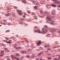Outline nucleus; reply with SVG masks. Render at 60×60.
<instances>
[{
  "label": "nucleus",
  "instance_id": "nucleus-9",
  "mask_svg": "<svg viewBox=\"0 0 60 60\" xmlns=\"http://www.w3.org/2000/svg\"><path fill=\"white\" fill-rule=\"evenodd\" d=\"M5 41L6 42H7L8 43H11V41H9V42H7L5 41Z\"/></svg>",
  "mask_w": 60,
  "mask_h": 60
},
{
  "label": "nucleus",
  "instance_id": "nucleus-45",
  "mask_svg": "<svg viewBox=\"0 0 60 60\" xmlns=\"http://www.w3.org/2000/svg\"><path fill=\"white\" fill-rule=\"evenodd\" d=\"M59 57H60V56H59Z\"/></svg>",
  "mask_w": 60,
  "mask_h": 60
},
{
  "label": "nucleus",
  "instance_id": "nucleus-10",
  "mask_svg": "<svg viewBox=\"0 0 60 60\" xmlns=\"http://www.w3.org/2000/svg\"><path fill=\"white\" fill-rule=\"evenodd\" d=\"M22 2L24 3H26V0H23V1H22Z\"/></svg>",
  "mask_w": 60,
  "mask_h": 60
},
{
  "label": "nucleus",
  "instance_id": "nucleus-43",
  "mask_svg": "<svg viewBox=\"0 0 60 60\" xmlns=\"http://www.w3.org/2000/svg\"><path fill=\"white\" fill-rule=\"evenodd\" d=\"M1 26V25H0V26Z\"/></svg>",
  "mask_w": 60,
  "mask_h": 60
},
{
  "label": "nucleus",
  "instance_id": "nucleus-41",
  "mask_svg": "<svg viewBox=\"0 0 60 60\" xmlns=\"http://www.w3.org/2000/svg\"><path fill=\"white\" fill-rule=\"evenodd\" d=\"M32 14H33V15H34V13H33Z\"/></svg>",
  "mask_w": 60,
  "mask_h": 60
},
{
  "label": "nucleus",
  "instance_id": "nucleus-6",
  "mask_svg": "<svg viewBox=\"0 0 60 60\" xmlns=\"http://www.w3.org/2000/svg\"><path fill=\"white\" fill-rule=\"evenodd\" d=\"M4 51H3L1 52V53L2 55H0V56H3V55L4 54Z\"/></svg>",
  "mask_w": 60,
  "mask_h": 60
},
{
  "label": "nucleus",
  "instance_id": "nucleus-12",
  "mask_svg": "<svg viewBox=\"0 0 60 60\" xmlns=\"http://www.w3.org/2000/svg\"><path fill=\"white\" fill-rule=\"evenodd\" d=\"M21 53H22V54H23V53H25V52L24 51H22L21 52Z\"/></svg>",
  "mask_w": 60,
  "mask_h": 60
},
{
  "label": "nucleus",
  "instance_id": "nucleus-29",
  "mask_svg": "<svg viewBox=\"0 0 60 60\" xmlns=\"http://www.w3.org/2000/svg\"><path fill=\"white\" fill-rule=\"evenodd\" d=\"M6 39L7 40H8V39H9V38H6Z\"/></svg>",
  "mask_w": 60,
  "mask_h": 60
},
{
  "label": "nucleus",
  "instance_id": "nucleus-20",
  "mask_svg": "<svg viewBox=\"0 0 60 60\" xmlns=\"http://www.w3.org/2000/svg\"><path fill=\"white\" fill-rule=\"evenodd\" d=\"M51 25H54V23H51Z\"/></svg>",
  "mask_w": 60,
  "mask_h": 60
},
{
  "label": "nucleus",
  "instance_id": "nucleus-14",
  "mask_svg": "<svg viewBox=\"0 0 60 60\" xmlns=\"http://www.w3.org/2000/svg\"><path fill=\"white\" fill-rule=\"evenodd\" d=\"M32 58H34V56H31Z\"/></svg>",
  "mask_w": 60,
  "mask_h": 60
},
{
  "label": "nucleus",
  "instance_id": "nucleus-30",
  "mask_svg": "<svg viewBox=\"0 0 60 60\" xmlns=\"http://www.w3.org/2000/svg\"><path fill=\"white\" fill-rule=\"evenodd\" d=\"M45 27H47V26H45Z\"/></svg>",
  "mask_w": 60,
  "mask_h": 60
},
{
  "label": "nucleus",
  "instance_id": "nucleus-17",
  "mask_svg": "<svg viewBox=\"0 0 60 60\" xmlns=\"http://www.w3.org/2000/svg\"><path fill=\"white\" fill-rule=\"evenodd\" d=\"M24 15L23 16V17H25V15H26V13H24Z\"/></svg>",
  "mask_w": 60,
  "mask_h": 60
},
{
  "label": "nucleus",
  "instance_id": "nucleus-42",
  "mask_svg": "<svg viewBox=\"0 0 60 60\" xmlns=\"http://www.w3.org/2000/svg\"><path fill=\"white\" fill-rule=\"evenodd\" d=\"M52 14H53V13H52Z\"/></svg>",
  "mask_w": 60,
  "mask_h": 60
},
{
  "label": "nucleus",
  "instance_id": "nucleus-3",
  "mask_svg": "<svg viewBox=\"0 0 60 60\" xmlns=\"http://www.w3.org/2000/svg\"><path fill=\"white\" fill-rule=\"evenodd\" d=\"M53 1L55 2V3L56 4H60V2L59 1L57 0H53Z\"/></svg>",
  "mask_w": 60,
  "mask_h": 60
},
{
  "label": "nucleus",
  "instance_id": "nucleus-1",
  "mask_svg": "<svg viewBox=\"0 0 60 60\" xmlns=\"http://www.w3.org/2000/svg\"><path fill=\"white\" fill-rule=\"evenodd\" d=\"M34 31L35 32H37L38 33H41V34H45L47 32V30L44 29H42V32L41 31L39 30H37Z\"/></svg>",
  "mask_w": 60,
  "mask_h": 60
},
{
  "label": "nucleus",
  "instance_id": "nucleus-37",
  "mask_svg": "<svg viewBox=\"0 0 60 60\" xmlns=\"http://www.w3.org/2000/svg\"><path fill=\"white\" fill-rule=\"evenodd\" d=\"M14 15H15L14 14V15H13V16H14Z\"/></svg>",
  "mask_w": 60,
  "mask_h": 60
},
{
  "label": "nucleus",
  "instance_id": "nucleus-19",
  "mask_svg": "<svg viewBox=\"0 0 60 60\" xmlns=\"http://www.w3.org/2000/svg\"><path fill=\"white\" fill-rule=\"evenodd\" d=\"M27 12L28 13H30V11H27Z\"/></svg>",
  "mask_w": 60,
  "mask_h": 60
},
{
  "label": "nucleus",
  "instance_id": "nucleus-16",
  "mask_svg": "<svg viewBox=\"0 0 60 60\" xmlns=\"http://www.w3.org/2000/svg\"><path fill=\"white\" fill-rule=\"evenodd\" d=\"M9 14H10L9 13H8V15H6V16H9Z\"/></svg>",
  "mask_w": 60,
  "mask_h": 60
},
{
  "label": "nucleus",
  "instance_id": "nucleus-22",
  "mask_svg": "<svg viewBox=\"0 0 60 60\" xmlns=\"http://www.w3.org/2000/svg\"><path fill=\"white\" fill-rule=\"evenodd\" d=\"M4 22H7V21H6V20H4Z\"/></svg>",
  "mask_w": 60,
  "mask_h": 60
},
{
  "label": "nucleus",
  "instance_id": "nucleus-13",
  "mask_svg": "<svg viewBox=\"0 0 60 60\" xmlns=\"http://www.w3.org/2000/svg\"><path fill=\"white\" fill-rule=\"evenodd\" d=\"M48 59L49 60H50V59H51V58L50 57H49V58H48Z\"/></svg>",
  "mask_w": 60,
  "mask_h": 60
},
{
  "label": "nucleus",
  "instance_id": "nucleus-4",
  "mask_svg": "<svg viewBox=\"0 0 60 60\" xmlns=\"http://www.w3.org/2000/svg\"><path fill=\"white\" fill-rule=\"evenodd\" d=\"M41 44V41H38V43H37V46H38L40 44Z\"/></svg>",
  "mask_w": 60,
  "mask_h": 60
},
{
  "label": "nucleus",
  "instance_id": "nucleus-31",
  "mask_svg": "<svg viewBox=\"0 0 60 60\" xmlns=\"http://www.w3.org/2000/svg\"><path fill=\"white\" fill-rule=\"evenodd\" d=\"M4 50H7V49L6 48H5L4 49Z\"/></svg>",
  "mask_w": 60,
  "mask_h": 60
},
{
  "label": "nucleus",
  "instance_id": "nucleus-39",
  "mask_svg": "<svg viewBox=\"0 0 60 60\" xmlns=\"http://www.w3.org/2000/svg\"><path fill=\"white\" fill-rule=\"evenodd\" d=\"M58 7H60V6H58Z\"/></svg>",
  "mask_w": 60,
  "mask_h": 60
},
{
  "label": "nucleus",
  "instance_id": "nucleus-15",
  "mask_svg": "<svg viewBox=\"0 0 60 60\" xmlns=\"http://www.w3.org/2000/svg\"><path fill=\"white\" fill-rule=\"evenodd\" d=\"M10 30H7L6 31V32H9Z\"/></svg>",
  "mask_w": 60,
  "mask_h": 60
},
{
  "label": "nucleus",
  "instance_id": "nucleus-28",
  "mask_svg": "<svg viewBox=\"0 0 60 60\" xmlns=\"http://www.w3.org/2000/svg\"><path fill=\"white\" fill-rule=\"evenodd\" d=\"M37 8V7L35 6L34 7V8H35V9H36Z\"/></svg>",
  "mask_w": 60,
  "mask_h": 60
},
{
  "label": "nucleus",
  "instance_id": "nucleus-11",
  "mask_svg": "<svg viewBox=\"0 0 60 60\" xmlns=\"http://www.w3.org/2000/svg\"><path fill=\"white\" fill-rule=\"evenodd\" d=\"M15 55L17 56H19V54L18 53H16V54H15Z\"/></svg>",
  "mask_w": 60,
  "mask_h": 60
},
{
  "label": "nucleus",
  "instance_id": "nucleus-7",
  "mask_svg": "<svg viewBox=\"0 0 60 60\" xmlns=\"http://www.w3.org/2000/svg\"><path fill=\"white\" fill-rule=\"evenodd\" d=\"M51 5L52 6H53V7H55L56 6V5L53 4H51Z\"/></svg>",
  "mask_w": 60,
  "mask_h": 60
},
{
  "label": "nucleus",
  "instance_id": "nucleus-33",
  "mask_svg": "<svg viewBox=\"0 0 60 60\" xmlns=\"http://www.w3.org/2000/svg\"><path fill=\"white\" fill-rule=\"evenodd\" d=\"M40 12H41V13H42V11H40Z\"/></svg>",
  "mask_w": 60,
  "mask_h": 60
},
{
  "label": "nucleus",
  "instance_id": "nucleus-18",
  "mask_svg": "<svg viewBox=\"0 0 60 60\" xmlns=\"http://www.w3.org/2000/svg\"><path fill=\"white\" fill-rule=\"evenodd\" d=\"M35 3L36 4H38V2H37Z\"/></svg>",
  "mask_w": 60,
  "mask_h": 60
},
{
  "label": "nucleus",
  "instance_id": "nucleus-40",
  "mask_svg": "<svg viewBox=\"0 0 60 60\" xmlns=\"http://www.w3.org/2000/svg\"><path fill=\"white\" fill-rule=\"evenodd\" d=\"M47 46H45V47H47Z\"/></svg>",
  "mask_w": 60,
  "mask_h": 60
},
{
  "label": "nucleus",
  "instance_id": "nucleus-38",
  "mask_svg": "<svg viewBox=\"0 0 60 60\" xmlns=\"http://www.w3.org/2000/svg\"><path fill=\"white\" fill-rule=\"evenodd\" d=\"M10 23H8V25H10Z\"/></svg>",
  "mask_w": 60,
  "mask_h": 60
},
{
  "label": "nucleus",
  "instance_id": "nucleus-25",
  "mask_svg": "<svg viewBox=\"0 0 60 60\" xmlns=\"http://www.w3.org/2000/svg\"><path fill=\"white\" fill-rule=\"evenodd\" d=\"M35 19H37V17L36 16H35Z\"/></svg>",
  "mask_w": 60,
  "mask_h": 60
},
{
  "label": "nucleus",
  "instance_id": "nucleus-27",
  "mask_svg": "<svg viewBox=\"0 0 60 60\" xmlns=\"http://www.w3.org/2000/svg\"><path fill=\"white\" fill-rule=\"evenodd\" d=\"M14 8H15V9H16V8H17L16 7H14Z\"/></svg>",
  "mask_w": 60,
  "mask_h": 60
},
{
  "label": "nucleus",
  "instance_id": "nucleus-2",
  "mask_svg": "<svg viewBox=\"0 0 60 60\" xmlns=\"http://www.w3.org/2000/svg\"><path fill=\"white\" fill-rule=\"evenodd\" d=\"M11 57L12 59H14V58L15 59H16L17 60H19V58H16V57H15L14 55H11Z\"/></svg>",
  "mask_w": 60,
  "mask_h": 60
},
{
  "label": "nucleus",
  "instance_id": "nucleus-26",
  "mask_svg": "<svg viewBox=\"0 0 60 60\" xmlns=\"http://www.w3.org/2000/svg\"><path fill=\"white\" fill-rule=\"evenodd\" d=\"M53 60H57V58H56L54 59Z\"/></svg>",
  "mask_w": 60,
  "mask_h": 60
},
{
  "label": "nucleus",
  "instance_id": "nucleus-35",
  "mask_svg": "<svg viewBox=\"0 0 60 60\" xmlns=\"http://www.w3.org/2000/svg\"><path fill=\"white\" fill-rule=\"evenodd\" d=\"M36 60H39V59H36Z\"/></svg>",
  "mask_w": 60,
  "mask_h": 60
},
{
  "label": "nucleus",
  "instance_id": "nucleus-21",
  "mask_svg": "<svg viewBox=\"0 0 60 60\" xmlns=\"http://www.w3.org/2000/svg\"><path fill=\"white\" fill-rule=\"evenodd\" d=\"M6 58H9V57L8 56H7L6 57Z\"/></svg>",
  "mask_w": 60,
  "mask_h": 60
},
{
  "label": "nucleus",
  "instance_id": "nucleus-24",
  "mask_svg": "<svg viewBox=\"0 0 60 60\" xmlns=\"http://www.w3.org/2000/svg\"><path fill=\"white\" fill-rule=\"evenodd\" d=\"M26 57H27L28 58H29V56H26Z\"/></svg>",
  "mask_w": 60,
  "mask_h": 60
},
{
  "label": "nucleus",
  "instance_id": "nucleus-34",
  "mask_svg": "<svg viewBox=\"0 0 60 60\" xmlns=\"http://www.w3.org/2000/svg\"><path fill=\"white\" fill-rule=\"evenodd\" d=\"M41 54V53H39L38 54V55H40Z\"/></svg>",
  "mask_w": 60,
  "mask_h": 60
},
{
  "label": "nucleus",
  "instance_id": "nucleus-46",
  "mask_svg": "<svg viewBox=\"0 0 60 60\" xmlns=\"http://www.w3.org/2000/svg\"><path fill=\"white\" fill-rule=\"evenodd\" d=\"M40 60H41V59H40Z\"/></svg>",
  "mask_w": 60,
  "mask_h": 60
},
{
  "label": "nucleus",
  "instance_id": "nucleus-23",
  "mask_svg": "<svg viewBox=\"0 0 60 60\" xmlns=\"http://www.w3.org/2000/svg\"><path fill=\"white\" fill-rule=\"evenodd\" d=\"M51 32H53L54 31H53V30H51V31H50Z\"/></svg>",
  "mask_w": 60,
  "mask_h": 60
},
{
  "label": "nucleus",
  "instance_id": "nucleus-5",
  "mask_svg": "<svg viewBox=\"0 0 60 60\" xmlns=\"http://www.w3.org/2000/svg\"><path fill=\"white\" fill-rule=\"evenodd\" d=\"M17 11L19 13L20 15H22V13H21V11L20 10H17Z\"/></svg>",
  "mask_w": 60,
  "mask_h": 60
},
{
  "label": "nucleus",
  "instance_id": "nucleus-36",
  "mask_svg": "<svg viewBox=\"0 0 60 60\" xmlns=\"http://www.w3.org/2000/svg\"><path fill=\"white\" fill-rule=\"evenodd\" d=\"M35 28H37V27H35Z\"/></svg>",
  "mask_w": 60,
  "mask_h": 60
},
{
  "label": "nucleus",
  "instance_id": "nucleus-8",
  "mask_svg": "<svg viewBox=\"0 0 60 60\" xmlns=\"http://www.w3.org/2000/svg\"><path fill=\"white\" fill-rule=\"evenodd\" d=\"M47 19H48V20H51V19L50 18V17L49 16H48L47 18Z\"/></svg>",
  "mask_w": 60,
  "mask_h": 60
},
{
  "label": "nucleus",
  "instance_id": "nucleus-32",
  "mask_svg": "<svg viewBox=\"0 0 60 60\" xmlns=\"http://www.w3.org/2000/svg\"><path fill=\"white\" fill-rule=\"evenodd\" d=\"M3 25H6V24H5V23H3Z\"/></svg>",
  "mask_w": 60,
  "mask_h": 60
},
{
  "label": "nucleus",
  "instance_id": "nucleus-44",
  "mask_svg": "<svg viewBox=\"0 0 60 60\" xmlns=\"http://www.w3.org/2000/svg\"><path fill=\"white\" fill-rule=\"evenodd\" d=\"M53 12H55V11H54Z\"/></svg>",
  "mask_w": 60,
  "mask_h": 60
}]
</instances>
